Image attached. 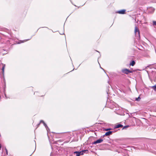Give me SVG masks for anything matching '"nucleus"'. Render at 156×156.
I'll use <instances>...</instances> for the list:
<instances>
[{
	"mask_svg": "<svg viewBox=\"0 0 156 156\" xmlns=\"http://www.w3.org/2000/svg\"><path fill=\"white\" fill-rule=\"evenodd\" d=\"M134 71V70L130 71L129 70L127 69H123L122 70V72L123 73H124L125 74H128L129 73H132Z\"/></svg>",
	"mask_w": 156,
	"mask_h": 156,
	"instance_id": "obj_1",
	"label": "nucleus"
},
{
	"mask_svg": "<svg viewBox=\"0 0 156 156\" xmlns=\"http://www.w3.org/2000/svg\"><path fill=\"white\" fill-rule=\"evenodd\" d=\"M86 151H75L74 152V153L76 154V156H80V155H82L83 154V152Z\"/></svg>",
	"mask_w": 156,
	"mask_h": 156,
	"instance_id": "obj_2",
	"label": "nucleus"
},
{
	"mask_svg": "<svg viewBox=\"0 0 156 156\" xmlns=\"http://www.w3.org/2000/svg\"><path fill=\"white\" fill-rule=\"evenodd\" d=\"M103 141V140L101 139H99L96 141L94 142L93 144H97L100 143Z\"/></svg>",
	"mask_w": 156,
	"mask_h": 156,
	"instance_id": "obj_3",
	"label": "nucleus"
},
{
	"mask_svg": "<svg viewBox=\"0 0 156 156\" xmlns=\"http://www.w3.org/2000/svg\"><path fill=\"white\" fill-rule=\"evenodd\" d=\"M126 10L125 9H122L119 11H118L117 13H118L120 14H124L125 13Z\"/></svg>",
	"mask_w": 156,
	"mask_h": 156,
	"instance_id": "obj_4",
	"label": "nucleus"
},
{
	"mask_svg": "<svg viewBox=\"0 0 156 156\" xmlns=\"http://www.w3.org/2000/svg\"><path fill=\"white\" fill-rule=\"evenodd\" d=\"M134 32L136 35V34L137 32L138 35L139 36L140 35V31L138 28L136 27V26L135 27Z\"/></svg>",
	"mask_w": 156,
	"mask_h": 156,
	"instance_id": "obj_5",
	"label": "nucleus"
},
{
	"mask_svg": "<svg viewBox=\"0 0 156 156\" xmlns=\"http://www.w3.org/2000/svg\"><path fill=\"white\" fill-rule=\"evenodd\" d=\"M154 10H155V9L154 8L151 7V8H150L148 9V10L149 12H153L154 11Z\"/></svg>",
	"mask_w": 156,
	"mask_h": 156,
	"instance_id": "obj_6",
	"label": "nucleus"
},
{
	"mask_svg": "<svg viewBox=\"0 0 156 156\" xmlns=\"http://www.w3.org/2000/svg\"><path fill=\"white\" fill-rule=\"evenodd\" d=\"M112 132L111 131H109L106 132L104 136L105 135L106 136H108L112 134Z\"/></svg>",
	"mask_w": 156,
	"mask_h": 156,
	"instance_id": "obj_7",
	"label": "nucleus"
},
{
	"mask_svg": "<svg viewBox=\"0 0 156 156\" xmlns=\"http://www.w3.org/2000/svg\"><path fill=\"white\" fill-rule=\"evenodd\" d=\"M123 126L121 124H119L118 125H116L115 126V128H119V127H122Z\"/></svg>",
	"mask_w": 156,
	"mask_h": 156,
	"instance_id": "obj_8",
	"label": "nucleus"
},
{
	"mask_svg": "<svg viewBox=\"0 0 156 156\" xmlns=\"http://www.w3.org/2000/svg\"><path fill=\"white\" fill-rule=\"evenodd\" d=\"M40 123H43V124H44V125L45 126L46 128V129H47V128H48V126H47V125L44 123V121L43 120H41L40 121Z\"/></svg>",
	"mask_w": 156,
	"mask_h": 156,
	"instance_id": "obj_9",
	"label": "nucleus"
},
{
	"mask_svg": "<svg viewBox=\"0 0 156 156\" xmlns=\"http://www.w3.org/2000/svg\"><path fill=\"white\" fill-rule=\"evenodd\" d=\"M135 64V62L134 61H132V62L130 63V65L133 66Z\"/></svg>",
	"mask_w": 156,
	"mask_h": 156,
	"instance_id": "obj_10",
	"label": "nucleus"
},
{
	"mask_svg": "<svg viewBox=\"0 0 156 156\" xmlns=\"http://www.w3.org/2000/svg\"><path fill=\"white\" fill-rule=\"evenodd\" d=\"M140 99V98L139 97L138 98H136L135 100L138 101H139Z\"/></svg>",
	"mask_w": 156,
	"mask_h": 156,
	"instance_id": "obj_11",
	"label": "nucleus"
},
{
	"mask_svg": "<svg viewBox=\"0 0 156 156\" xmlns=\"http://www.w3.org/2000/svg\"><path fill=\"white\" fill-rule=\"evenodd\" d=\"M153 89L155 91H156V86H154L152 87Z\"/></svg>",
	"mask_w": 156,
	"mask_h": 156,
	"instance_id": "obj_12",
	"label": "nucleus"
},
{
	"mask_svg": "<svg viewBox=\"0 0 156 156\" xmlns=\"http://www.w3.org/2000/svg\"><path fill=\"white\" fill-rule=\"evenodd\" d=\"M153 25H156V21H153Z\"/></svg>",
	"mask_w": 156,
	"mask_h": 156,
	"instance_id": "obj_13",
	"label": "nucleus"
},
{
	"mask_svg": "<svg viewBox=\"0 0 156 156\" xmlns=\"http://www.w3.org/2000/svg\"><path fill=\"white\" fill-rule=\"evenodd\" d=\"M4 67L3 66L2 68V71H3V73L4 72Z\"/></svg>",
	"mask_w": 156,
	"mask_h": 156,
	"instance_id": "obj_14",
	"label": "nucleus"
},
{
	"mask_svg": "<svg viewBox=\"0 0 156 156\" xmlns=\"http://www.w3.org/2000/svg\"><path fill=\"white\" fill-rule=\"evenodd\" d=\"M5 151H6V154H8V151H7V150L6 149H5Z\"/></svg>",
	"mask_w": 156,
	"mask_h": 156,
	"instance_id": "obj_15",
	"label": "nucleus"
},
{
	"mask_svg": "<svg viewBox=\"0 0 156 156\" xmlns=\"http://www.w3.org/2000/svg\"><path fill=\"white\" fill-rule=\"evenodd\" d=\"M111 129H105V130L106 131H108V130H110Z\"/></svg>",
	"mask_w": 156,
	"mask_h": 156,
	"instance_id": "obj_16",
	"label": "nucleus"
},
{
	"mask_svg": "<svg viewBox=\"0 0 156 156\" xmlns=\"http://www.w3.org/2000/svg\"><path fill=\"white\" fill-rule=\"evenodd\" d=\"M40 123H41L40 122V123H39V124H38V125H40Z\"/></svg>",
	"mask_w": 156,
	"mask_h": 156,
	"instance_id": "obj_17",
	"label": "nucleus"
},
{
	"mask_svg": "<svg viewBox=\"0 0 156 156\" xmlns=\"http://www.w3.org/2000/svg\"><path fill=\"white\" fill-rule=\"evenodd\" d=\"M40 123H41L40 122V123H39V124H38V125H40Z\"/></svg>",
	"mask_w": 156,
	"mask_h": 156,
	"instance_id": "obj_18",
	"label": "nucleus"
}]
</instances>
